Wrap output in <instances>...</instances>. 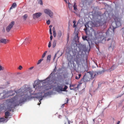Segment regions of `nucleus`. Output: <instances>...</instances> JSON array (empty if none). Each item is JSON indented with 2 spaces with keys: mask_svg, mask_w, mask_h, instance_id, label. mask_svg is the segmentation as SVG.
<instances>
[{
  "mask_svg": "<svg viewBox=\"0 0 124 124\" xmlns=\"http://www.w3.org/2000/svg\"><path fill=\"white\" fill-rule=\"evenodd\" d=\"M108 14V12L106 11L104 12V13L101 15L100 16L101 19L99 20L96 21L95 24H94V26L97 27L100 25H101L106 23L107 19V17L106 14Z\"/></svg>",
  "mask_w": 124,
  "mask_h": 124,
  "instance_id": "nucleus-3",
  "label": "nucleus"
},
{
  "mask_svg": "<svg viewBox=\"0 0 124 124\" xmlns=\"http://www.w3.org/2000/svg\"><path fill=\"white\" fill-rule=\"evenodd\" d=\"M33 67H32L30 68H29V70H31L32 69H33Z\"/></svg>",
  "mask_w": 124,
  "mask_h": 124,
  "instance_id": "nucleus-50",
  "label": "nucleus"
},
{
  "mask_svg": "<svg viewBox=\"0 0 124 124\" xmlns=\"http://www.w3.org/2000/svg\"><path fill=\"white\" fill-rule=\"evenodd\" d=\"M4 89V87H0V89Z\"/></svg>",
  "mask_w": 124,
  "mask_h": 124,
  "instance_id": "nucleus-52",
  "label": "nucleus"
},
{
  "mask_svg": "<svg viewBox=\"0 0 124 124\" xmlns=\"http://www.w3.org/2000/svg\"><path fill=\"white\" fill-rule=\"evenodd\" d=\"M79 78H78V77L77 76H76L75 77V79H78Z\"/></svg>",
  "mask_w": 124,
  "mask_h": 124,
  "instance_id": "nucleus-49",
  "label": "nucleus"
},
{
  "mask_svg": "<svg viewBox=\"0 0 124 124\" xmlns=\"http://www.w3.org/2000/svg\"><path fill=\"white\" fill-rule=\"evenodd\" d=\"M0 42H1V43L6 44L7 42V40L6 39H2L0 40Z\"/></svg>",
  "mask_w": 124,
  "mask_h": 124,
  "instance_id": "nucleus-17",
  "label": "nucleus"
},
{
  "mask_svg": "<svg viewBox=\"0 0 124 124\" xmlns=\"http://www.w3.org/2000/svg\"><path fill=\"white\" fill-rule=\"evenodd\" d=\"M6 121L4 119L2 118H0V123H4Z\"/></svg>",
  "mask_w": 124,
  "mask_h": 124,
  "instance_id": "nucleus-29",
  "label": "nucleus"
},
{
  "mask_svg": "<svg viewBox=\"0 0 124 124\" xmlns=\"http://www.w3.org/2000/svg\"><path fill=\"white\" fill-rule=\"evenodd\" d=\"M52 25H50L49 27L50 28V29H51V27H52Z\"/></svg>",
  "mask_w": 124,
  "mask_h": 124,
  "instance_id": "nucleus-53",
  "label": "nucleus"
},
{
  "mask_svg": "<svg viewBox=\"0 0 124 124\" xmlns=\"http://www.w3.org/2000/svg\"><path fill=\"white\" fill-rule=\"evenodd\" d=\"M31 88L30 87H26L24 86L17 90L8 91L5 94L0 98V99H2L7 98L8 96L7 94L12 93V94L9 95V96L14 95L16 93V95L11 99L7 100L6 101V105L2 104L0 108L1 110L4 109L6 110L7 109L10 111L12 110V108L19 105H21V104L27 101L29 99V94H31Z\"/></svg>",
  "mask_w": 124,
  "mask_h": 124,
  "instance_id": "nucleus-1",
  "label": "nucleus"
},
{
  "mask_svg": "<svg viewBox=\"0 0 124 124\" xmlns=\"http://www.w3.org/2000/svg\"><path fill=\"white\" fill-rule=\"evenodd\" d=\"M77 46L79 49V51L85 53L87 51V48L85 45L80 43L78 44Z\"/></svg>",
  "mask_w": 124,
  "mask_h": 124,
  "instance_id": "nucleus-4",
  "label": "nucleus"
},
{
  "mask_svg": "<svg viewBox=\"0 0 124 124\" xmlns=\"http://www.w3.org/2000/svg\"><path fill=\"white\" fill-rule=\"evenodd\" d=\"M82 55L81 54H78L77 55L76 58H75L74 60L76 62L77 64L79 65L80 64V63L81 62L82 60L81 58Z\"/></svg>",
  "mask_w": 124,
  "mask_h": 124,
  "instance_id": "nucleus-5",
  "label": "nucleus"
},
{
  "mask_svg": "<svg viewBox=\"0 0 124 124\" xmlns=\"http://www.w3.org/2000/svg\"><path fill=\"white\" fill-rule=\"evenodd\" d=\"M111 29V28H109L108 30V31H107L106 32V36H108V35H109V34L110 33H109V31Z\"/></svg>",
  "mask_w": 124,
  "mask_h": 124,
  "instance_id": "nucleus-30",
  "label": "nucleus"
},
{
  "mask_svg": "<svg viewBox=\"0 0 124 124\" xmlns=\"http://www.w3.org/2000/svg\"><path fill=\"white\" fill-rule=\"evenodd\" d=\"M25 40H28V39L27 38H26L25 39Z\"/></svg>",
  "mask_w": 124,
  "mask_h": 124,
  "instance_id": "nucleus-56",
  "label": "nucleus"
},
{
  "mask_svg": "<svg viewBox=\"0 0 124 124\" xmlns=\"http://www.w3.org/2000/svg\"><path fill=\"white\" fill-rule=\"evenodd\" d=\"M50 20H48L46 21V23L47 25H49L50 24Z\"/></svg>",
  "mask_w": 124,
  "mask_h": 124,
  "instance_id": "nucleus-37",
  "label": "nucleus"
},
{
  "mask_svg": "<svg viewBox=\"0 0 124 124\" xmlns=\"http://www.w3.org/2000/svg\"><path fill=\"white\" fill-rule=\"evenodd\" d=\"M23 68L20 65L19 66V69L20 70H21Z\"/></svg>",
  "mask_w": 124,
  "mask_h": 124,
  "instance_id": "nucleus-40",
  "label": "nucleus"
},
{
  "mask_svg": "<svg viewBox=\"0 0 124 124\" xmlns=\"http://www.w3.org/2000/svg\"><path fill=\"white\" fill-rule=\"evenodd\" d=\"M49 33L51 35H52V30L51 29H49Z\"/></svg>",
  "mask_w": 124,
  "mask_h": 124,
  "instance_id": "nucleus-38",
  "label": "nucleus"
},
{
  "mask_svg": "<svg viewBox=\"0 0 124 124\" xmlns=\"http://www.w3.org/2000/svg\"><path fill=\"white\" fill-rule=\"evenodd\" d=\"M115 66L114 65H113L112 67L111 68L112 69V70H113L115 68Z\"/></svg>",
  "mask_w": 124,
  "mask_h": 124,
  "instance_id": "nucleus-41",
  "label": "nucleus"
},
{
  "mask_svg": "<svg viewBox=\"0 0 124 124\" xmlns=\"http://www.w3.org/2000/svg\"><path fill=\"white\" fill-rule=\"evenodd\" d=\"M38 3L41 5H42L43 3L42 0H38Z\"/></svg>",
  "mask_w": 124,
  "mask_h": 124,
  "instance_id": "nucleus-28",
  "label": "nucleus"
},
{
  "mask_svg": "<svg viewBox=\"0 0 124 124\" xmlns=\"http://www.w3.org/2000/svg\"><path fill=\"white\" fill-rule=\"evenodd\" d=\"M51 46V42L50 41L49 42L48 44V47L49 48H50Z\"/></svg>",
  "mask_w": 124,
  "mask_h": 124,
  "instance_id": "nucleus-33",
  "label": "nucleus"
},
{
  "mask_svg": "<svg viewBox=\"0 0 124 124\" xmlns=\"http://www.w3.org/2000/svg\"><path fill=\"white\" fill-rule=\"evenodd\" d=\"M76 27V25L75 24H73V27Z\"/></svg>",
  "mask_w": 124,
  "mask_h": 124,
  "instance_id": "nucleus-58",
  "label": "nucleus"
},
{
  "mask_svg": "<svg viewBox=\"0 0 124 124\" xmlns=\"http://www.w3.org/2000/svg\"><path fill=\"white\" fill-rule=\"evenodd\" d=\"M55 31V28L54 27L53 28V31Z\"/></svg>",
  "mask_w": 124,
  "mask_h": 124,
  "instance_id": "nucleus-60",
  "label": "nucleus"
},
{
  "mask_svg": "<svg viewBox=\"0 0 124 124\" xmlns=\"http://www.w3.org/2000/svg\"><path fill=\"white\" fill-rule=\"evenodd\" d=\"M62 35V33L61 31H59L58 32L57 34V37L59 39L60 37H61Z\"/></svg>",
  "mask_w": 124,
  "mask_h": 124,
  "instance_id": "nucleus-18",
  "label": "nucleus"
},
{
  "mask_svg": "<svg viewBox=\"0 0 124 124\" xmlns=\"http://www.w3.org/2000/svg\"><path fill=\"white\" fill-rule=\"evenodd\" d=\"M51 55H48L47 57V62H50L51 60Z\"/></svg>",
  "mask_w": 124,
  "mask_h": 124,
  "instance_id": "nucleus-20",
  "label": "nucleus"
},
{
  "mask_svg": "<svg viewBox=\"0 0 124 124\" xmlns=\"http://www.w3.org/2000/svg\"><path fill=\"white\" fill-rule=\"evenodd\" d=\"M56 66L55 67V68L54 69L53 72V73H54L56 71Z\"/></svg>",
  "mask_w": 124,
  "mask_h": 124,
  "instance_id": "nucleus-35",
  "label": "nucleus"
},
{
  "mask_svg": "<svg viewBox=\"0 0 124 124\" xmlns=\"http://www.w3.org/2000/svg\"><path fill=\"white\" fill-rule=\"evenodd\" d=\"M93 124H94V123H95L94 119H93Z\"/></svg>",
  "mask_w": 124,
  "mask_h": 124,
  "instance_id": "nucleus-64",
  "label": "nucleus"
},
{
  "mask_svg": "<svg viewBox=\"0 0 124 124\" xmlns=\"http://www.w3.org/2000/svg\"><path fill=\"white\" fill-rule=\"evenodd\" d=\"M63 74V76L64 78H65L67 77V74Z\"/></svg>",
  "mask_w": 124,
  "mask_h": 124,
  "instance_id": "nucleus-36",
  "label": "nucleus"
},
{
  "mask_svg": "<svg viewBox=\"0 0 124 124\" xmlns=\"http://www.w3.org/2000/svg\"><path fill=\"white\" fill-rule=\"evenodd\" d=\"M85 28L84 29V30L86 32V34L87 30L88 29L89 27L88 23H86L85 24Z\"/></svg>",
  "mask_w": 124,
  "mask_h": 124,
  "instance_id": "nucleus-16",
  "label": "nucleus"
},
{
  "mask_svg": "<svg viewBox=\"0 0 124 124\" xmlns=\"http://www.w3.org/2000/svg\"><path fill=\"white\" fill-rule=\"evenodd\" d=\"M104 71H105L104 70H103L101 71H99L98 72H97L98 73V75H100L102 73H103L104 72Z\"/></svg>",
  "mask_w": 124,
  "mask_h": 124,
  "instance_id": "nucleus-24",
  "label": "nucleus"
},
{
  "mask_svg": "<svg viewBox=\"0 0 124 124\" xmlns=\"http://www.w3.org/2000/svg\"><path fill=\"white\" fill-rule=\"evenodd\" d=\"M15 22L14 21L12 22L8 25L6 28V30L8 32L10 31L11 29L12 28L13 26L14 25Z\"/></svg>",
  "mask_w": 124,
  "mask_h": 124,
  "instance_id": "nucleus-9",
  "label": "nucleus"
},
{
  "mask_svg": "<svg viewBox=\"0 0 124 124\" xmlns=\"http://www.w3.org/2000/svg\"><path fill=\"white\" fill-rule=\"evenodd\" d=\"M103 100V99L102 100H99L98 101V105L99 104H100V101H101L102 100Z\"/></svg>",
  "mask_w": 124,
  "mask_h": 124,
  "instance_id": "nucleus-45",
  "label": "nucleus"
},
{
  "mask_svg": "<svg viewBox=\"0 0 124 124\" xmlns=\"http://www.w3.org/2000/svg\"><path fill=\"white\" fill-rule=\"evenodd\" d=\"M12 7L13 8H14L16 7V2H14L13 3L12 6Z\"/></svg>",
  "mask_w": 124,
  "mask_h": 124,
  "instance_id": "nucleus-25",
  "label": "nucleus"
},
{
  "mask_svg": "<svg viewBox=\"0 0 124 124\" xmlns=\"http://www.w3.org/2000/svg\"><path fill=\"white\" fill-rule=\"evenodd\" d=\"M28 16L26 14L23 17V19L24 20H26Z\"/></svg>",
  "mask_w": 124,
  "mask_h": 124,
  "instance_id": "nucleus-26",
  "label": "nucleus"
},
{
  "mask_svg": "<svg viewBox=\"0 0 124 124\" xmlns=\"http://www.w3.org/2000/svg\"><path fill=\"white\" fill-rule=\"evenodd\" d=\"M115 20L116 27H114L113 26V32H114V30L116 28L118 27L121 25V23L120 21L117 20L116 19H115Z\"/></svg>",
  "mask_w": 124,
  "mask_h": 124,
  "instance_id": "nucleus-10",
  "label": "nucleus"
},
{
  "mask_svg": "<svg viewBox=\"0 0 124 124\" xmlns=\"http://www.w3.org/2000/svg\"><path fill=\"white\" fill-rule=\"evenodd\" d=\"M53 36L54 37H55L56 36V33L53 34Z\"/></svg>",
  "mask_w": 124,
  "mask_h": 124,
  "instance_id": "nucleus-46",
  "label": "nucleus"
},
{
  "mask_svg": "<svg viewBox=\"0 0 124 124\" xmlns=\"http://www.w3.org/2000/svg\"><path fill=\"white\" fill-rule=\"evenodd\" d=\"M50 40L51 41L52 39L53 38V36L52 35H51L50 36Z\"/></svg>",
  "mask_w": 124,
  "mask_h": 124,
  "instance_id": "nucleus-42",
  "label": "nucleus"
},
{
  "mask_svg": "<svg viewBox=\"0 0 124 124\" xmlns=\"http://www.w3.org/2000/svg\"><path fill=\"white\" fill-rule=\"evenodd\" d=\"M66 99H67L66 102V103H65L64 104H63L62 105V107H61L62 108H63V107H64V105L65 104H66L67 103H68V101H69V99H68V98H66Z\"/></svg>",
  "mask_w": 124,
  "mask_h": 124,
  "instance_id": "nucleus-27",
  "label": "nucleus"
},
{
  "mask_svg": "<svg viewBox=\"0 0 124 124\" xmlns=\"http://www.w3.org/2000/svg\"><path fill=\"white\" fill-rule=\"evenodd\" d=\"M112 40V39H111V38H108L107 39V41H109V40Z\"/></svg>",
  "mask_w": 124,
  "mask_h": 124,
  "instance_id": "nucleus-47",
  "label": "nucleus"
},
{
  "mask_svg": "<svg viewBox=\"0 0 124 124\" xmlns=\"http://www.w3.org/2000/svg\"><path fill=\"white\" fill-rule=\"evenodd\" d=\"M75 37H77V39H79V37H78V35H77L76 36H75Z\"/></svg>",
  "mask_w": 124,
  "mask_h": 124,
  "instance_id": "nucleus-55",
  "label": "nucleus"
},
{
  "mask_svg": "<svg viewBox=\"0 0 124 124\" xmlns=\"http://www.w3.org/2000/svg\"><path fill=\"white\" fill-rule=\"evenodd\" d=\"M73 7L74 10H76L77 9V6L76 5V4L75 2H74V5Z\"/></svg>",
  "mask_w": 124,
  "mask_h": 124,
  "instance_id": "nucleus-21",
  "label": "nucleus"
},
{
  "mask_svg": "<svg viewBox=\"0 0 124 124\" xmlns=\"http://www.w3.org/2000/svg\"><path fill=\"white\" fill-rule=\"evenodd\" d=\"M10 113L9 112L7 111L6 112H5V115L6 116L5 118H2V117H0V118H2L4 119V120H5V121H5V122H3V123H0V124H3L5 123H6L7 121L8 120V116H9Z\"/></svg>",
  "mask_w": 124,
  "mask_h": 124,
  "instance_id": "nucleus-7",
  "label": "nucleus"
},
{
  "mask_svg": "<svg viewBox=\"0 0 124 124\" xmlns=\"http://www.w3.org/2000/svg\"><path fill=\"white\" fill-rule=\"evenodd\" d=\"M53 34L56 33V32H55V31H53Z\"/></svg>",
  "mask_w": 124,
  "mask_h": 124,
  "instance_id": "nucleus-63",
  "label": "nucleus"
},
{
  "mask_svg": "<svg viewBox=\"0 0 124 124\" xmlns=\"http://www.w3.org/2000/svg\"><path fill=\"white\" fill-rule=\"evenodd\" d=\"M120 123V121H118L117 122V124H119V123Z\"/></svg>",
  "mask_w": 124,
  "mask_h": 124,
  "instance_id": "nucleus-61",
  "label": "nucleus"
},
{
  "mask_svg": "<svg viewBox=\"0 0 124 124\" xmlns=\"http://www.w3.org/2000/svg\"><path fill=\"white\" fill-rule=\"evenodd\" d=\"M90 80V78L89 77L85 74L83 78L81 80V82H86Z\"/></svg>",
  "mask_w": 124,
  "mask_h": 124,
  "instance_id": "nucleus-11",
  "label": "nucleus"
},
{
  "mask_svg": "<svg viewBox=\"0 0 124 124\" xmlns=\"http://www.w3.org/2000/svg\"><path fill=\"white\" fill-rule=\"evenodd\" d=\"M62 117L60 115H59L58 116V117L59 118H61V117Z\"/></svg>",
  "mask_w": 124,
  "mask_h": 124,
  "instance_id": "nucleus-51",
  "label": "nucleus"
},
{
  "mask_svg": "<svg viewBox=\"0 0 124 124\" xmlns=\"http://www.w3.org/2000/svg\"><path fill=\"white\" fill-rule=\"evenodd\" d=\"M47 52V51H46L45 52H44V53L42 55V58H43L45 57Z\"/></svg>",
  "mask_w": 124,
  "mask_h": 124,
  "instance_id": "nucleus-32",
  "label": "nucleus"
},
{
  "mask_svg": "<svg viewBox=\"0 0 124 124\" xmlns=\"http://www.w3.org/2000/svg\"><path fill=\"white\" fill-rule=\"evenodd\" d=\"M13 8V7H12V6H11V7L10 8L9 10H11V9Z\"/></svg>",
  "mask_w": 124,
  "mask_h": 124,
  "instance_id": "nucleus-59",
  "label": "nucleus"
},
{
  "mask_svg": "<svg viewBox=\"0 0 124 124\" xmlns=\"http://www.w3.org/2000/svg\"><path fill=\"white\" fill-rule=\"evenodd\" d=\"M63 86L62 85H58L56 88V91L58 92L60 91H62Z\"/></svg>",
  "mask_w": 124,
  "mask_h": 124,
  "instance_id": "nucleus-14",
  "label": "nucleus"
},
{
  "mask_svg": "<svg viewBox=\"0 0 124 124\" xmlns=\"http://www.w3.org/2000/svg\"><path fill=\"white\" fill-rule=\"evenodd\" d=\"M81 74H79L78 75V78H80V77L81 76Z\"/></svg>",
  "mask_w": 124,
  "mask_h": 124,
  "instance_id": "nucleus-48",
  "label": "nucleus"
},
{
  "mask_svg": "<svg viewBox=\"0 0 124 124\" xmlns=\"http://www.w3.org/2000/svg\"><path fill=\"white\" fill-rule=\"evenodd\" d=\"M43 59H40L38 61V62L37 63V64H40L41 63V62L43 60Z\"/></svg>",
  "mask_w": 124,
  "mask_h": 124,
  "instance_id": "nucleus-31",
  "label": "nucleus"
},
{
  "mask_svg": "<svg viewBox=\"0 0 124 124\" xmlns=\"http://www.w3.org/2000/svg\"><path fill=\"white\" fill-rule=\"evenodd\" d=\"M124 94V93H123V94L121 95H119V96H118V97H116V98H118L119 97H121L122 95H123Z\"/></svg>",
  "mask_w": 124,
  "mask_h": 124,
  "instance_id": "nucleus-43",
  "label": "nucleus"
},
{
  "mask_svg": "<svg viewBox=\"0 0 124 124\" xmlns=\"http://www.w3.org/2000/svg\"><path fill=\"white\" fill-rule=\"evenodd\" d=\"M42 15V14L41 13L38 12L36 13L33 14V18L34 19L40 17Z\"/></svg>",
  "mask_w": 124,
  "mask_h": 124,
  "instance_id": "nucleus-12",
  "label": "nucleus"
},
{
  "mask_svg": "<svg viewBox=\"0 0 124 124\" xmlns=\"http://www.w3.org/2000/svg\"><path fill=\"white\" fill-rule=\"evenodd\" d=\"M66 117L67 118V119L68 121V124H70L71 122L68 119V117H67L66 116Z\"/></svg>",
  "mask_w": 124,
  "mask_h": 124,
  "instance_id": "nucleus-34",
  "label": "nucleus"
},
{
  "mask_svg": "<svg viewBox=\"0 0 124 124\" xmlns=\"http://www.w3.org/2000/svg\"><path fill=\"white\" fill-rule=\"evenodd\" d=\"M2 70V66L0 65V71L1 70Z\"/></svg>",
  "mask_w": 124,
  "mask_h": 124,
  "instance_id": "nucleus-54",
  "label": "nucleus"
},
{
  "mask_svg": "<svg viewBox=\"0 0 124 124\" xmlns=\"http://www.w3.org/2000/svg\"><path fill=\"white\" fill-rule=\"evenodd\" d=\"M68 4L69 5L68 7H69V9L70 10H71V9H72V5L71 3H69V2H68Z\"/></svg>",
  "mask_w": 124,
  "mask_h": 124,
  "instance_id": "nucleus-22",
  "label": "nucleus"
},
{
  "mask_svg": "<svg viewBox=\"0 0 124 124\" xmlns=\"http://www.w3.org/2000/svg\"><path fill=\"white\" fill-rule=\"evenodd\" d=\"M6 91L5 90H3V92L2 93H0V96L2 94H3L4 93H6Z\"/></svg>",
  "mask_w": 124,
  "mask_h": 124,
  "instance_id": "nucleus-39",
  "label": "nucleus"
},
{
  "mask_svg": "<svg viewBox=\"0 0 124 124\" xmlns=\"http://www.w3.org/2000/svg\"><path fill=\"white\" fill-rule=\"evenodd\" d=\"M44 12L46 14L48 15L51 18H53L54 14L50 10L48 9H45L44 10Z\"/></svg>",
  "mask_w": 124,
  "mask_h": 124,
  "instance_id": "nucleus-6",
  "label": "nucleus"
},
{
  "mask_svg": "<svg viewBox=\"0 0 124 124\" xmlns=\"http://www.w3.org/2000/svg\"><path fill=\"white\" fill-rule=\"evenodd\" d=\"M91 77V79H93L96 76L98 75L97 72L95 71H89L88 72Z\"/></svg>",
  "mask_w": 124,
  "mask_h": 124,
  "instance_id": "nucleus-8",
  "label": "nucleus"
},
{
  "mask_svg": "<svg viewBox=\"0 0 124 124\" xmlns=\"http://www.w3.org/2000/svg\"><path fill=\"white\" fill-rule=\"evenodd\" d=\"M55 79V74L52 73L46 79L34 82V88H35L36 91L41 92L37 93H35L34 92L32 93V94L35 95L33 97L36 98L39 101V103H38V105H39L41 103V100L44 98L49 94V92L44 93V92L50 89L49 86L54 82Z\"/></svg>",
  "mask_w": 124,
  "mask_h": 124,
  "instance_id": "nucleus-2",
  "label": "nucleus"
},
{
  "mask_svg": "<svg viewBox=\"0 0 124 124\" xmlns=\"http://www.w3.org/2000/svg\"><path fill=\"white\" fill-rule=\"evenodd\" d=\"M61 70V69L60 68L58 70L59 71H60Z\"/></svg>",
  "mask_w": 124,
  "mask_h": 124,
  "instance_id": "nucleus-57",
  "label": "nucleus"
},
{
  "mask_svg": "<svg viewBox=\"0 0 124 124\" xmlns=\"http://www.w3.org/2000/svg\"><path fill=\"white\" fill-rule=\"evenodd\" d=\"M68 88V87L67 86L65 85L64 86V88H63V91H67L66 90Z\"/></svg>",
  "mask_w": 124,
  "mask_h": 124,
  "instance_id": "nucleus-23",
  "label": "nucleus"
},
{
  "mask_svg": "<svg viewBox=\"0 0 124 124\" xmlns=\"http://www.w3.org/2000/svg\"><path fill=\"white\" fill-rule=\"evenodd\" d=\"M114 47L115 46L114 44H110L108 45L109 50L111 51H113Z\"/></svg>",
  "mask_w": 124,
  "mask_h": 124,
  "instance_id": "nucleus-15",
  "label": "nucleus"
},
{
  "mask_svg": "<svg viewBox=\"0 0 124 124\" xmlns=\"http://www.w3.org/2000/svg\"><path fill=\"white\" fill-rule=\"evenodd\" d=\"M73 23H74V24H75L76 23V22L75 21H73Z\"/></svg>",
  "mask_w": 124,
  "mask_h": 124,
  "instance_id": "nucleus-62",
  "label": "nucleus"
},
{
  "mask_svg": "<svg viewBox=\"0 0 124 124\" xmlns=\"http://www.w3.org/2000/svg\"><path fill=\"white\" fill-rule=\"evenodd\" d=\"M83 39L84 40H86L88 42L89 45H90V42H91V41L90 40L89 38H88L87 36H83L82 37Z\"/></svg>",
  "mask_w": 124,
  "mask_h": 124,
  "instance_id": "nucleus-13",
  "label": "nucleus"
},
{
  "mask_svg": "<svg viewBox=\"0 0 124 124\" xmlns=\"http://www.w3.org/2000/svg\"><path fill=\"white\" fill-rule=\"evenodd\" d=\"M57 41L56 40H54L52 46L53 48H54L56 45Z\"/></svg>",
  "mask_w": 124,
  "mask_h": 124,
  "instance_id": "nucleus-19",
  "label": "nucleus"
},
{
  "mask_svg": "<svg viewBox=\"0 0 124 124\" xmlns=\"http://www.w3.org/2000/svg\"><path fill=\"white\" fill-rule=\"evenodd\" d=\"M81 84H78V85H77V88H78V87H79L80 86V85L81 84Z\"/></svg>",
  "mask_w": 124,
  "mask_h": 124,
  "instance_id": "nucleus-44",
  "label": "nucleus"
}]
</instances>
